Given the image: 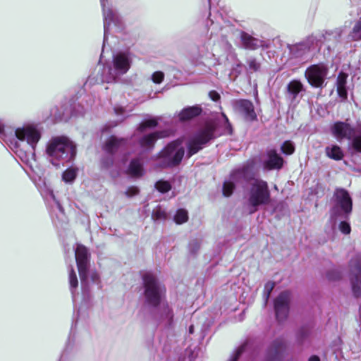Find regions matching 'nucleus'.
I'll return each mask as SVG.
<instances>
[{
  "instance_id": "obj_34",
  "label": "nucleus",
  "mask_w": 361,
  "mask_h": 361,
  "mask_svg": "<svg viewBox=\"0 0 361 361\" xmlns=\"http://www.w3.org/2000/svg\"><path fill=\"white\" fill-rule=\"evenodd\" d=\"M274 287H275V283L273 281H268L264 285L263 296H264L265 304L267 302V301L269 298V296L271 295V293L273 290V289L274 288Z\"/></svg>"
},
{
  "instance_id": "obj_18",
  "label": "nucleus",
  "mask_w": 361,
  "mask_h": 361,
  "mask_svg": "<svg viewBox=\"0 0 361 361\" xmlns=\"http://www.w3.org/2000/svg\"><path fill=\"white\" fill-rule=\"evenodd\" d=\"M126 144L123 139H118L116 137H111L106 142L104 149L109 154H113L119 151Z\"/></svg>"
},
{
  "instance_id": "obj_27",
  "label": "nucleus",
  "mask_w": 361,
  "mask_h": 361,
  "mask_svg": "<svg viewBox=\"0 0 361 361\" xmlns=\"http://www.w3.org/2000/svg\"><path fill=\"white\" fill-rule=\"evenodd\" d=\"M289 95L293 99H295L300 92L303 91V85L299 80H292L287 85Z\"/></svg>"
},
{
  "instance_id": "obj_44",
  "label": "nucleus",
  "mask_w": 361,
  "mask_h": 361,
  "mask_svg": "<svg viewBox=\"0 0 361 361\" xmlns=\"http://www.w3.org/2000/svg\"><path fill=\"white\" fill-rule=\"evenodd\" d=\"M209 97L213 100V101H218L219 99H220V95L218 92H216V91H211L209 94Z\"/></svg>"
},
{
  "instance_id": "obj_42",
  "label": "nucleus",
  "mask_w": 361,
  "mask_h": 361,
  "mask_svg": "<svg viewBox=\"0 0 361 361\" xmlns=\"http://www.w3.org/2000/svg\"><path fill=\"white\" fill-rule=\"evenodd\" d=\"M341 277V274L338 271H333L327 274V278L331 281L338 279Z\"/></svg>"
},
{
  "instance_id": "obj_6",
  "label": "nucleus",
  "mask_w": 361,
  "mask_h": 361,
  "mask_svg": "<svg viewBox=\"0 0 361 361\" xmlns=\"http://www.w3.org/2000/svg\"><path fill=\"white\" fill-rule=\"evenodd\" d=\"M101 5L104 18V48L106 43L108 35L122 32L124 29V23L118 11L109 4L108 0H101Z\"/></svg>"
},
{
  "instance_id": "obj_47",
  "label": "nucleus",
  "mask_w": 361,
  "mask_h": 361,
  "mask_svg": "<svg viewBox=\"0 0 361 361\" xmlns=\"http://www.w3.org/2000/svg\"><path fill=\"white\" fill-rule=\"evenodd\" d=\"M309 361H320V360L317 356L313 355L310 357Z\"/></svg>"
},
{
  "instance_id": "obj_51",
  "label": "nucleus",
  "mask_w": 361,
  "mask_h": 361,
  "mask_svg": "<svg viewBox=\"0 0 361 361\" xmlns=\"http://www.w3.org/2000/svg\"><path fill=\"white\" fill-rule=\"evenodd\" d=\"M104 166L108 167L109 166V164L104 162Z\"/></svg>"
},
{
  "instance_id": "obj_21",
  "label": "nucleus",
  "mask_w": 361,
  "mask_h": 361,
  "mask_svg": "<svg viewBox=\"0 0 361 361\" xmlns=\"http://www.w3.org/2000/svg\"><path fill=\"white\" fill-rule=\"evenodd\" d=\"M241 172L235 171L233 173L228 180H226L223 185V194L226 197H229L233 191L238 178L240 176Z\"/></svg>"
},
{
  "instance_id": "obj_50",
  "label": "nucleus",
  "mask_w": 361,
  "mask_h": 361,
  "mask_svg": "<svg viewBox=\"0 0 361 361\" xmlns=\"http://www.w3.org/2000/svg\"><path fill=\"white\" fill-rule=\"evenodd\" d=\"M189 332H190V334H192L194 332V326L193 325H191L189 327Z\"/></svg>"
},
{
  "instance_id": "obj_8",
  "label": "nucleus",
  "mask_w": 361,
  "mask_h": 361,
  "mask_svg": "<svg viewBox=\"0 0 361 361\" xmlns=\"http://www.w3.org/2000/svg\"><path fill=\"white\" fill-rule=\"evenodd\" d=\"M334 206L331 210L332 219L348 216L352 211V200L344 189H336L334 195Z\"/></svg>"
},
{
  "instance_id": "obj_26",
  "label": "nucleus",
  "mask_w": 361,
  "mask_h": 361,
  "mask_svg": "<svg viewBox=\"0 0 361 361\" xmlns=\"http://www.w3.org/2000/svg\"><path fill=\"white\" fill-rule=\"evenodd\" d=\"M310 48L311 45L308 41L307 42H301L295 45H293L290 48V51L295 56L300 57L305 55L306 53L309 52Z\"/></svg>"
},
{
  "instance_id": "obj_25",
  "label": "nucleus",
  "mask_w": 361,
  "mask_h": 361,
  "mask_svg": "<svg viewBox=\"0 0 361 361\" xmlns=\"http://www.w3.org/2000/svg\"><path fill=\"white\" fill-rule=\"evenodd\" d=\"M128 173L133 177H140L144 173L142 163L139 159H133L129 165Z\"/></svg>"
},
{
  "instance_id": "obj_15",
  "label": "nucleus",
  "mask_w": 361,
  "mask_h": 361,
  "mask_svg": "<svg viewBox=\"0 0 361 361\" xmlns=\"http://www.w3.org/2000/svg\"><path fill=\"white\" fill-rule=\"evenodd\" d=\"M355 130H357V128H353L345 122H336L331 128L332 134L338 141H341L343 139L350 140Z\"/></svg>"
},
{
  "instance_id": "obj_37",
  "label": "nucleus",
  "mask_w": 361,
  "mask_h": 361,
  "mask_svg": "<svg viewBox=\"0 0 361 361\" xmlns=\"http://www.w3.org/2000/svg\"><path fill=\"white\" fill-rule=\"evenodd\" d=\"M353 9L351 15L358 16L361 13V0H350Z\"/></svg>"
},
{
  "instance_id": "obj_28",
  "label": "nucleus",
  "mask_w": 361,
  "mask_h": 361,
  "mask_svg": "<svg viewBox=\"0 0 361 361\" xmlns=\"http://www.w3.org/2000/svg\"><path fill=\"white\" fill-rule=\"evenodd\" d=\"M77 176V169L75 168H68L66 169L62 176L63 181L68 183H72Z\"/></svg>"
},
{
  "instance_id": "obj_41",
  "label": "nucleus",
  "mask_w": 361,
  "mask_h": 361,
  "mask_svg": "<svg viewBox=\"0 0 361 361\" xmlns=\"http://www.w3.org/2000/svg\"><path fill=\"white\" fill-rule=\"evenodd\" d=\"M247 64L250 70L256 71L259 68V64L253 58H250L247 60Z\"/></svg>"
},
{
  "instance_id": "obj_35",
  "label": "nucleus",
  "mask_w": 361,
  "mask_h": 361,
  "mask_svg": "<svg viewBox=\"0 0 361 361\" xmlns=\"http://www.w3.org/2000/svg\"><path fill=\"white\" fill-rule=\"evenodd\" d=\"M155 187L159 192L164 193L171 190V186L168 181L159 180L156 183Z\"/></svg>"
},
{
  "instance_id": "obj_20",
  "label": "nucleus",
  "mask_w": 361,
  "mask_h": 361,
  "mask_svg": "<svg viewBox=\"0 0 361 361\" xmlns=\"http://www.w3.org/2000/svg\"><path fill=\"white\" fill-rule=\"evenodd\" d=\"M348 75L345 73H340L337 77L336 89L340 98L343 100L347 99L348 92L346 88Z\"/></svg>"
},
{
  "instance_id": "obj_32",
  "label": "nucleus",
  "mask_w": 361,
  "mask_h": 361,
  "mask_svg": "<svg viewBox=\"0 0 361 361\" xmlns=\"http://www.w3.org/2000/svg\"><path fill=\"white\" fill-rule=\"evenodd\" d=\"M157 126V121L156 119H149L142 123L138 129L137 133H144L147 128H153Z\"/></svg>"
},
{
  "instance_id": "obj_48",
  "label": "nucleus",
  "mask_w": 361,
  "mask_h": 361,
  "mask_svg": "<svg viewBox=\"0 0 361 361\" xmlns=\"http://www.w3.org/2000/svg\"><path fill=\"white\" fill-rule=\"evenodd\" d=\"M123 111V109L122 108H115V112L116 114H122Z\"/></svg>"
},
{
  "instance_id": "obj_9",
  "label": "nucleus",
  "mask_w": 361,
  "mask_h": 361,
  "mask_svg": "<svg viewBox=\"0 0 361 361\" xmlns=\"http://www.w3.org/2000/svg\"><path fill=\"white\" fill-rule=\"evenodd\" d=\"M215 127L212 123L207 124L188 142V155L191 157L203 148L204 145L214 137Z\"/></svg>"
},
{
  "instance_id": "obj_46",
  "label": "nucleus",
  "mask_w": 361,
  "mask_h": 361,
  "mask_svg": "<svg viewBox=\"0 0 361 361\" xmlns=\"http://www.w3.org/2000/svg\"><path fill=\"white\" fill-rule=\"evenodd\" d=\"M4 124L1 121H0V135H2L4 133Z\"/></svg>"
},
{
  "instance_id": "obj_52",
  "label": "nucleus",
  "mask_w": 361,
  "mask_h": 361,
  "mask_svg": "<svg viewBox=\"0 0 361 361\" xmlns=\"http://www.w3.org/2000/svg\"><path fill=\"white\" fill-rule=\"evenodd\" d=\"M224 116L225 119H226V121H228V118H226L225 115H224Z\"/></svg>"
},
{
  "instance_id": "obj_16",
  "label": "nucleus",
  "mask_w": 361,
  "mask_h": 361,
  "mask_svg": "<svg viewBox=\"0 0 361 361\" xmlns=\"http://www.w3.org/2000/svg\"><path fill=\"white\" fill-rule=\"evenodd\" d=\"M169 135V132L163 130L155 132L147 135H144L140 139V147L147 150L152 149L154 145L156 140L159 138L165 137Z\"/></svg>"
},
{
  "instance_id": "obj_13",
  "label": "nucleus",
  "mask_w": 361,
  "mask_h": 361,
  "mask_svg": "<svg viewBox=\"0 0 361 361\" xmlns=\"http://www.w3.org/2000/svg\"><path fill=\"white\" fill-rule=\"evenodd\" d=\"M290 293H281L274 301L276 317L279 321L285 319L289 310Z\"/></svg>"
},
{
  "instance_id": "obj_11",
  "label": "nucleus",
  "mask_w": 361,
  "mask_h": 361,
  "mask_svg": "<svg viewBox=\"0 0 361 361\" xmlns=\"http://www.w3.org/2000/svg\"><path fill=\"white\" fill-rule=\"evenodd\" d=\"M329 70L323 63L312 65L307 68L305 75L308 82L314 87H322L325 82Z\"/></svg>"
},
{
  "instance_id": "obj_38",
  "label": "nucleus",
  "mask_w": 361,
  "mask_h": 361,
  "mask_svg": "<svg viewBox=\"0 0 361 361\" xmlns=\"http://www.w3.org/2000/svg\"><path fill=\"white\" fill-rule=\"evenodd\" d=\"M164 77V75L162 72L157 71L152 74V79L154 82L159 84L162 82Z\"/></svg>"
},
{
  "instance_id": "obj_43",
  "label": "nucleus",
  "mask_w": 361,
  "mask_h": 361,
  "mask_svg": "<svg viewBox=\"0 0 361 361\" xmlns=\"http://www.w3.org/2000/svg\"><path fill=\"white\" fill-rule=\"evenodd\" d=\"M138 192H139V190H138L137 188L130 187L126 190V194L127 196L131 197V196L137 195L138 193Z\"/></svg>"
},
{
  "instance_id": "obj_3",
  "label": "nucleus",
  "mask_w": 361,
  "mask_h": 361,
  "mask_svg": "<svg viewBox=\"0 0 361 361\" xmlns=\"http://www.w3.org/2000/svg\"><path fill=\"white\" fill-rule=\"evenodd\" d=\"M45 152L47 160L53 166H59L74 159L76 147L66 137H53L47 142Z\"/></svg>"
},
{
  "instance_id": "obj_22",
  "label": "nucleus",
  "mask_w": 361,
  "mask_h": 361,
  "mask_svg": "<svg viewBox=\"0 0 361 361\" xmlns=\"http://www.w3.org/2000/svg\"><path fill=\"white\" fill-rule=\"evenodd\" d=\"M348 149L352 153H361V127H357V130L350 139Z\"/></svg>"
},
{
  "instance_id": "obj_14",
  "label": "nucleus",
  "mask_w": 361,
  "mask_h": 361,
  "mask_svg": "<svg viewBox=\"0 0 361 361\" xmlns=\"http://www.w3.org/2000/svg\"><path fill=\"white\" fill-rule=\"evenodd\" d=\"M234 110L240 114L245 120L252 121L256 120L257 114L253 104L246 99L234 100L232 102Z\"/></svg>"
},
{
  "instance_id": "obj_10",
  "label": "nucleus",
  "mask_w": 361,
  "mask_h": 361,
  "mask_svg": "<svg viewBox=\"0 0 361 361\" xmlns=\"http://www.w3.org/2000/svg\"><path fill=\"white\" fill-rule=\"evenodd\" d=\"M75 260L79 271L82 286L87 280L90 264V253L82 245L78 244L75 249Z\"/></svg>"
},
{
  "instance_id": "obj_31",
  "label": "nucleus",
  "mask_w": 361,
  "mask_h": 361,
  "mask_svg": "<svg viewBox=\"0 0 361 361\" xmlns=\"http://www.w3.org/2000/svg\"><path fill=\"white\" fill-rule=\"evenodd\" d=\"M68 273L70 288L72 294L73 295V291L77 288L78 284V278L73 267L69 269Z\"/></svg>"
},
{
  "instance_id": "obj_45",
  "label": "nucleus",
  "mask_w": 361,
  "mask_h": 361,
  "mask_svg": "<svg viewBox=\"0 0 361 361\" xmlns=\"http://www.w3.org/2000/svg\"><path fill=\"white\" fill-rule=\"evenodd\" d=\"M194 245V247L198 248L200 247L199 243L197 241H192L190 244V248L192 250V247Z\"/></svg>"
},
{
  "instance_id": "obj_19",
  "label": "nucleus",
  "mask_w": 361,
  "mask_h": 361,
  "mask_svg": "<svg viewBox=\"0 0 361 361\" xmlns=\"http://www.w3.org/2000/svg\"><path fill=\"white\" fill-rule=\"evenodd\" d=\"M326 156L335 161H341L344 157V152L341 147L336 144L329 145L325 147Z\"/></svg>"
},
{
  "instance_id": "obj_1",
  "label": "nucleus",
  "mask_w": 361,
  "mask_h": 361,
  "mask_svg": "<svg viewBox=\"0 0 361 361\" xmlns=\"http://www.w3.org/2000/svg\"><path fill=\"white\" fill-rule=\"evenodd\" d=\"M142 279L146 302L157 307L156 317L158 319L166 324H171L173 319V312L168 303L164 301V287L159 283L152 273H145Z\"/></svg>"
},
{
  "instance_id": "obj_12",
  "label": "nucleus",
  "mask_w": 361,
  "mask_h": 361,
  "mask_svg": "<svg viewBox=\"0 0 361 361\" xmlns=\"http://www.w3.org/2000/svg\"><path fill=\"white\" fill-rule=\"evenodd\" d=\"M352 290L356 297L361 295V255H356L349 264Z\"/></svg>"
},
{
  "instance_id": "obj_7",
  "label": "nucleus",
  "mask_w": 361,
  "mask_h": 361,
  "mask_svg": "<svg viewBox=\"0 0 361 361\" xmlns=\"http://www.w3.org/2000/svg\"><path fill=\"white\" fill-rule=\"evenodd\" d=\"M184 154V148L181 140H176L170 143L160 153V166L167 167L178 164Z\"/></svg>"
},
{
  "instance_id": "obj_4",
  "label": "nucleus",
  "mask_w": 361,
  "mask_h": 361,
  "mask_svg": "<svg viewBox=\"0 0 361 361\" xmlns=\"http://www.w3.org/2000/svg\"><path fill=\"white\" fill-rule=\"evenodd\" d=\"M271 196L267 182L262 180H255L246 195L245 207L249 214H253L259 207L268 204Z\"/></svg>"
},
{
  "instance_id": "obj_24",
  "label": "nucleus",
  "mask_w": 361,
  "mask_h": 361,
  "mask_svg": "<svg viewBox=\"0 0 361 361\" xmlns=\"http://www.w3.org/2000/svg\"><path fill=\"white\" fill-rule=\"evenodd\" d=\"M241 39L243 45L250 49H256L262 46V41L254 38L251 35L243 32L241 35Z\"/></svg>"
},
{
  "instance_id": "obj_5",
  "label": "nucleus",
  "mask_w": 361,
  "mask_h": 361,
  "mask_svg": "<svg viewBox=\"0 0 361 361\" xmlns=\"http://www.w3.org/2000/svg\"><path fill=\"white\" fill-rule=\"evenodd\" d=\"M131 65V58L127 52H118L114 55L111 66L104 67L102 80L105 82H115L128 72Z\"/></svg>"
},
{
  "instance_id": "obj_33",
  "label": "nucleus",
  "mask_w": 361,
  "mask_h": 361,
  "mask_svg": "<svg viewBox=\"0 0 361 361\" xmlns=\"http://www.w3.org/2000/svg\"><path fill=\"white\" fill-rule=\"evenodd\" d=\"M152 217L154 220H164L167 217V213L160 206H158L153 210Z\"/></svg>"
},
{
  "instance_id": "obj_23",
  "label": "nucleus",
  "mask_w": 361,
  "mask_h": 361,
  "mask_svg": "<svg viewBox=\"0 0 361 361\" xmlns=\"http://www.w3.org/2000/svg\"><path fill=\"white\" fill-rule=\"evenodd\" d=\"M202 109L197 106H189L183 109L178 116L182 121L190 120L200 114Z\"/></svg>"
},
{
  "instance_id": "obj_2",
  "label": "nucleus",
  "mask_w": 361,
  "mask_h": 361,
  "mask_svg": "<svg viewBox=\"0 0 361 361\" xmlns=\"http://www.w3.org/2000/svg\"><path fill=\"white\" fill-rule=\"evenodd\" d=\"M42 135V128L38 124L26 123L15 129L16 137L21 142H26L30 149L27 152L20 148L18 143H15V153L19 159L32 168L36 161L35 149Z\"/></svg>"
},
{
  "instance_id": "obj_30",
  "label": "nucleus",
  "mask_w": 361,
  "mask_h": 361,
  "mask_svg": "<svg viewBox=\"0 0 361 361\" xmlns=\"http://www.w3.org/2000/svg\"><path fill=\"white\" fill-rule=\"evenodd\" d=\"M188 219V212L183 209H178L174 216V221L178 224H183L186 222Z\"/></svg>"
},
{
  "instance_id": "obj_17",
  "label": "nucleus",
  "mask_w": 361,
  "mask_h": 361,
  "mask_svg": "<svg viewBox=\"0 0 361 361\" xmlns=\"http://www.w3.org/2000/svg\"><path fill=\"white\" fill-rule=\"evenodd\" d=\"M283 160L274 149L267 152V159L264 161V166L267 169H279L283 166Z\"/></svg>"
},
{
  "instance_id": "obj_39",
  "label": "nucleus",
  "mask_w": 361,
  "mask_h": 361,
  "mask_svg": "<svg viewBox=\"0 0 361 361\" xmlns=\"http://www.w3.org/2000/svg\"><path fill=\"white\" fill-rule=\"evenodd\" d=\"M245 346L241 345L239 347L231 356L230 361H237L241 353L244 351Z\"/></svg>"
},
{
  "instance_id": "obj_36",
  "label": "nucleus",
  "mask_w": 361,
  "mask_h": 361,
  "mask_svg": "<svg viewBox=\"0 0 361 361\" xmlns=\"http://www.w3.org/2000/svg\"><path fill=\"white\" fill-rule=\"evenodd\" d=\"M281 151L286 154H291L295 151L294 145L290 141H286L281 146Z\"/></svg>"
},
{
  "instance_id": "obj_29",
  "label": "nucleus",
  "mask_w": 361,
  "mask_h": 361,
  "mask_svg": "<svg viewBox=\"0 0 361 361\" xmlns=\"http://www.w3.org/2000/svg\"><path fill=\"white\" fill-rule=\"evenodd\" d=\"M350 37L353 41L361 40V18L355 23L350 34Z\"/></svg>"
},
{
  "instance_id": "obj_49",
  "label": "nucleus",
  "mask_w": 361,
  "mask_h": 361,
  "mask_svg": "<svg viewBox=\"0 0 361 361\" xmlns=\"http://www.w3.org/2000/svg\"><path fill=\"white\" fill-rule=\"evenodd\" d=\"M92 281H93L94 282H96V281H97V279H98L99 276H98L97 274L94 273V274H92Z\"/></svg>"
},
{
  "instance_id": "obj_40",
  "label": "nucleus",
  "mask_w": 361,
  "mask_h": 361,
  "mask_svg": "<svg viewBox=\"0 0 361 361\" xmlns=\"http://www.w3.org/2000/svg\"><path fill=\"white\" fill-rule=\"evenodd\" d=\"M339 229L344 234H349L350 233V226L349 224L345 221L341 222Z\"/></svg>"
}]
</instances>
